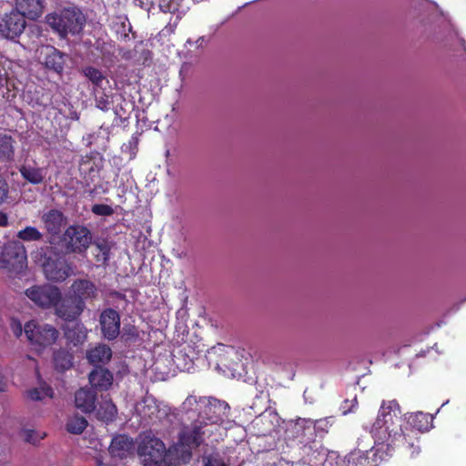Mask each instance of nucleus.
<instances>
[{
    "instance_id": "obj_1",
    "label": "nucleus",
    "mask_w": 466,
    "mask_h": 466,
    "mask_svg": "<svg viewBox=\"0 0 466 466\" xmlns=\"http://www.w3.org/2000/svg\"><path fill=\"white\" fill-rule=\"evenodd\" d=\"M208 402L202 414L191 426L183 428L178 443L168 451L161 440L150 433L145 434L137 450L144 466H170L173 461L187 463L191 459V450L199 446L206 436H211L220 426L228 428L231 424L228 404L217 399H208Z\"/></svg>"
},
{
    "instance_id": "obj_2",
    "label": "nucleus",
    "mask_w": 466,
    "mask_h": 466,
    "mask_svg": "<svg viewBox=\"0 0 466 466\" xmlns=\"http://www.w3.org/2000/svg\"><path fill=\"white\" fill-rule=\"evenodd\" d=\"M400 407L395 400H382L378 417L370 429L374 439L373 448L366 452L355 451L350 454L349 463L352 466H373L390 456L396 448L408 443L412 448L411 456L420 452V448L414 446L413 438L410 433H404Z\"/></svg>"
},
{
    "instance_id": "obj_3",
    "label": "nucleus",
    "mask_w": 466,
    "mask_h": 466,
    "mask_svg": "<svg viewBox=\"0 0 466 466\" xmlns=\"http://www.w3.org/2000/svg\"><path fill=\"white\" fill-rule=\"evenodd\" d=\"M47 25L61 37L68 34H79L86 22L83 13L76 8H66L59 13L49 14L46 17Z\"/></svg>"
},
{
    "instance_id": "obj_4",
    "label": "nucleus",
    "mask_w": 466,
    "mask_h": 466,
    "mask_svg": "<svg viewBox=\"0 0 466 466\" xmlns=\"http://www.w3.org/2000/svg\"><path fill=\"white\" fill-rule=\"evenodd\" d=\"M25 335L32 350L41 354L56 342L59 331L51 324L31 319L25 324Z\"/></svg>"
},
{
    "instance_id": "obj_5",
    "label": "nucleus",
    "mask_w": 466,
    "mask_h": 466,
    "mask_svg": "<svg viewBox=\"0 0 466 466\" xmlns=\"http://www.w3.org/2000/svg\"><path fill=\"white\" fill-rule=\"evenodd\" d=\"M33 258L42 267L46 278L50 281L63 282L72 275V268L65 259L47 257L44 248L37 249Z\"/></svg>"
},
{
    "instance_id": "obj_6",
    "label": "nucleus",
    "mask_w": 466,
    "mask_h": 466,
    "mask_svg": "<svg viewBox=\"0 0 466 466\" xmlns=\"http://www.w3.org/2000/svg\"><path fill=\"white\" fill-rule=\"evenodd\" d=\"M92 242L90 231L84 226H69L61 237L62 247L67 253H84Z\"/></svg>"
},
{
    "instance_id": "obj_7",
    "label": "nucleus",
    "mask_w": 466,
    "mask_h": 466,
    "mask_svg": "<svg viewBox=\"0 0 466 466\" xmlns=\"http://www.w3.org/2000/svg\"><path fill=\"white\" fill-rule=\"evenodd\" d=\"M25 296L38 308L49 309L61 299V290L52 284L33 285L25 291Z\"/></svg>"
},
{
    "instance_id": "obj_8",
    "label": "nucleus",
    "mask_w": 466,
    "mask_h": 466,
    "mask_svg": "<svg viewBox=\"0 0 466 466\" xmlns=\"http://www.w3.org/2000/svg\"><path fill=\"white\" fill-rule=\"evenodd\" d=\"M26 262V250L20 241L9 242L0 253V268L9 272L21 271L25 268Z\"/></svg>"
},
{
    "instance_id": "obj_9",
    "label": "nucleus",
    "mask_w": 466,
    "mask_h": 466,
    "mask_svg": "<svg viewBox=\"0 0 466 466\" xmlns=\"http://www.w3.org/2000/svg\"><path fill=\"white\" fill-rule=\"evenodd\" d=\"M86 308L85 302L81 299L73 298L70 294L67 298H63L55 305V314L65 320L72 321L78 318Z\"/></svg>"
},
{
    "instance_id": "obj_10",
    "label": "nucleus",
    "mask_w": 466,
    "mask_h": 466,
    "mask_svg": "<svg viewBox=\"0 0 466 466\" xmlns=\"http://www.w3.org/2000/svg\"><path fill=\"white\" fill-rule=\"evenodd\" d=\"M136 411L145 422L159 420L167 414L166 407L161 408L157 400L152 396H147L137 402Z\"/></svg>"
},
{
    "instance_id": "obj_11",
    "label": "nucleus",
    "mask_w": 466,
    "mask_h": 466,
    "mask_svg": "<svg viewBox=\"0 0 466 466\" xmlns=\"http://www.w3.org/2000/svg\"><path fill=\"white\" fill-rule=\"evenodd\" d=\"M25 21L20 14L15 11L5 14L0 20V34L7 39H15L25 29Z\"/></svg>"
},
{
    "instance_id": "obj_12",
    "label": "nucleus",
    "mask_w": 466,
    "mask_h": 466,
    "mask_svg": "<svg viewBox=\"0 0 466 466\" xmlns=\"http://www.w3.org/2000/svg\"><path fill=\"white\" fill-rule=\"evenodd\" d=\"M35 56L38 61L46 67L57 73L63 70L65 64L63 56L55 47L51 46H41L36 49Z\"/></svg>"
},
{
    "instance_id": "obj_13",
    "label": "nucleus",
    "mask_w": 466,
    "mask_h": 466,
    "mask_svg": "<svg viewBox=\"0 0 466 466\" xmlns=\"http://www.w3.org/2000/svg\"><path fill=\"white\" fill-rule=\"evenodd\" d=\"M41 221L49 235V243L54 244V239L66 223L64 214L57 209H50L41 216Z\"/></svg>"
},
{
    "instance_id": "obj_14",
    "label": "nucleus",
    "mask_w": 466,
    "mask_h": 466,
    "mask_svg": "<svg viewBox=\"0 0 466 466\" xmlns=\"http://www.w3.org/2000/svg\"><path fill=\"white\" fill-rule=\"evenodd\" d=\"M101 330L107 339H116L120 331L119 314L112 309H105L100 315Z\"/></svg>"
},
{
    "instance_id": "obj_15",
    "label": "nucleus",
    "mask_w": 466,
    "mask_h": 466,
    "mask_svg": "<svg viewBox=\"0 0 466 466\" xmlns=\"http://www.w3.org/2000/svg\"><path fill=\"white\" fill-rule=\"evenodd\" d=\"M98 289L96 285L87 279H76L69 287L68 294L82 302L93 299L97 297Z\"/></svg>"
},
{
    "instance_id": "obj_16",
    "label": "nucleus",
    "mask_w": 466,
    "mask_h": 466,
    "mask_svg": "<svg viewBox=\"0 0 466 466\" xmlns=\"http://www.w3.org/2000/svg\"><path fill=\"white\" fill-rule=\"evenodd\" d=\"M15 12L20 14L23 18L35 20L44 12L43 0H15Z\"/></svg>"
},
{
    "instance_id": "obj_17",
    "label": "nucleus",
    "mask_w": 466,
    "mask_h": 466,
    "mask_svg": "<svg viewBox=\"0 0 466 466\" xmlns=\"http://www.w3.org/2000/svg\"><path fill=\"white\" fill-rule=\"evenodd\" d=\"M135 444L129 437L126 435L116 436L110 444L109 452L113 457L126 458L133 454Z\"/></svg>"
},
{
    "instance_id": "obj_18",
    "label": "nucleus",
    "mask_w": 466,
    "mask_h": 466,
    "mask_svg": "<svg viewBox=\"0 0 466 466\" xmlns=\"http://www.w3.org/2000/svg\"><path fill=\"white\" fill-rule=\"evenodd\" d=\"M96 393L93 390L81 388L76 392V407L83 412L89 413L96 410Z\"/></svg>"
},
{
    "instance_id": "obj_19",
    "label": "nucleus",
    "mask_w": 466,
    "mask_h": 466,
    "mask_svg": "<svg viewBox=\"0 0 466 466\" xmlns=\"http://www.w3.org/2000/svg\"><path fill=\"white\" fill-rule=\"evenodd\" d=\"M112 357L111 349L106 344H98L86 352L88 361L94 366L106 364Z\"/></svg>"
},
{
    "instance_id": "obj_20",
    "label": "nucleus",
    "mask_w": 466,
    "mask_h": 466,
    "mask_svg": "<svg viewBox=\"0 0 466 466\" xmlns=\"http://www.w3.org/2000/svg\"><path fill=\"white\" fill-rule=\"evenodd\" d=\"M112 381L113 375L107 370L96 369L89 374L90 384L100 390H107L112 385Z\"/></svg>"
},
{
    "instance_id": "obj_21",
    "label": "nucleus",
    "mask_w": 466,
    "mask_h": 466,
    "mask_svg": "<svg viewBox=\"0 0 466 466\" xmlns=\"http://www.w3.org/2000/svg\"><path fill=\"white\" fill-rule=\"evenodd\" d=\"M116 415V407L111 400L106 396L101 397L99 407L96 410V416L98 420L103 421H111Z\"/></svg>"
},
{
    "instance_id": "obj_22",
    "label": "nucleus",
    "mask_w": 466,
    "mask_h": 466,
    "mask_svg": "<svg viewBox=\"0 0 466 466\" xmlns=\"http://www.w3.org/2000/svg\"><path fill=\"white\" fill-rule=\"evenodd\" d=\"M407 420L409 423L419 431H429L431 428L432 417L428 413L418 411L410 413Z\"/></svg>"
},
{
    "instance_id": "obj_23",
    "label": "nucleus",
    "mask_w": 466,
    "mask_h": 466,
    "mask_svg": "<svg viewBox=\"0 0 466 466\" xmlns=\"http://www.w3.org/2000/svg\"><path fill=\"white\" fill-rule=\"evenodd\" d=\"M112 243L106 239H97L94 242V255L96 260L101 264H106L110 258Z\"/></svg>"
},
{
    "instance_id": "obj_24",
    "label": "nucleus",
    "mask_w": 466,
    "mask_h": 466,
    "mask_svg": "<svg viewBox=\"0 0 466 466\" xmlns=\"http://www.w3.org/2000/svg\"><path fill=\"white\" fill-rule=\"evenodd\" d=\"M26 397L33 401H41L46 398L54 397V390L46 383H40L39 387L32 388L26 391Z\"/></svg>"
},
{
    "instance_id": "obj_25",
    "label": "nucleus",
    "mask_w": 466,
    "mask_h": 466,
    "mask_svg": "<svg viewBox=\"0 0 466 466\" xmlns=\"http://www.w3.org/2000/svg\"><path fill=\"white\" fill-rule=\"evenodd\" d=\"M14 156V140L11 136L0 133V160H11Z\"/></svg>"
},
{
    "instance_id": "obj_26",
    "label": "nucleus",
    "mask_w": 466,
    "mask_h": 466,
    "mask_svg": "<svg viewBox=\"0 0 466 466\" xmlns=\"http://www.w3.org/2000/svg\"><path fill=\"white\" fill-rule=\"evenodd\" d=\"M208 402V398H199L197 399L195 396H188L185 401L182 403V410L186 413H189L191 411H198L199 414H202L203 408L205 404Z\"/></svg>"
},
{
    "instance_id": "obj_27",
    "label": "nucleus",
    "mask_w": 466,
    "mask_h": 466,
    "mask_svg": "<svg viewBox=\"0 0 466 466\" xmlns=\"http://www.w3.org/2000/svg\"><path fill=\"white\" fill-rule=\"evenodd\" d=\"M67 339L75 346L82 344L87 336L86 329L82 325H76L66 332Z\"/></svg>"
},
{
    "instance_id": "obj_28",
    "label": "nucleus",
    "mask_w": 466,
    "mask_h": 466,
    "mask_svg": "<svg viewBox=\"0 0 466 466\" xmlns=\"http://www.w3.org/2000/svg\"><path fill=\"white\" fill-rule=\"evenodd\" d=\"M17 238L25 242L40 241L44 235L35 227L28 226L17 232Z\"/></svg>"
},
{
    "instance_id": "obj_29",
    "label": "nucleus",
    "mask_w": 466,
    "mask_h": 466,
    "mask_svg": "<svg viewBox=\"0 0 466 466\" xmlns=\"http://www.w3.org/2000/svg\"><path fill=\"white\" fill-rule=\"evenodd\" d=\"M313 420L310 419H298L292 424V431L295 433V437H306L308 431L312 429Z\"/></svg>"
},
{
    "instance_id": "obj_30",
    "label": "nucleus",
    "mask_w": 466,
    "mask_h": 466,
    "mask_svg": "<svg viewBox=\"0 0 466 466\" xmlns=\"http://www.w3.org/2000/svg\"><path fill=\"white\" fill-rule=\"evenodd\" d=\"M20 172L24 178L33 184H39L44 179L43 171L40 168L23 167Z\"/></svg>"
},
{
    "instance_id": "obj_31",
    "label": "nucleus",
    "mask_w": 466,
    "mask_h": 466,
    "mask_svg": "<svg viewBox=\"0 0 466 466\" xmlns=\"http://www.w3.org/2000/svg\"><path fill=\"white\" fill-rule=\"evenodd\" d=\"M87 426V421L84 417L74 416L66 423V429L74 434L81 433Z\"/></svg>"
},
{
    "instance_id": "obj_32",
    "label": "nucleus",
    "mask_w": 466,
    "mask_h": 466,
    "mask_svg": "<svg viewBox=\"0 0 466 466\" xmlns=\"http://www.w3.org/2000/svg\"><path fill=\"white\" fill-rule=\"evenodd\" d=\"M20 436L25 442L36 444L46 437V433L33 429H24L21 431Z\"/></svg>"
},
{
    "instance_id": "obj_33",
    "label": "nucleus",
    "mask_w": 466,
    "mask_h": 466,
    "mask_svg": "<svg viewBox=\"0 0 466 466\" xmlns=\"http://www.w3.org/2000/svg\"><path fill=\"white\" fill-rule=\"evenodd\" d=\"M83 73L96 86H101L105 76L100 70L93 66H87L83 69Z\"/></svg>"
},
{
    "instance_id": "obj_34",
    "label": "nucleus",
    "mask_w": 466,
    "mask_h": 466,
    "mask_svg": "<svg viewBox=\"0 0 466 466\" xmlns=\"http://www.w3.org/2000/svg\"><path fill=\"white\" fill-rule=\"evenodd\" d=\"M54 361L56 367L61 370H68L72 366V357L67 352H56Z\"/></svg>"
},
{
    "instance_id": "obj_35",
    "label": "nucleus",
    "mask_w": 466,
    "mask_h": 466,
    "mask_svg": "<svg viewBox=\"0 0 466 466\" xmlns=\"http://www.w3.org/2000/svg\"><path fill=\"white\" fill-rule=\"evenodd\" d=\"M333 421H334V420L332 417H327V418L320 419L318 420H313L312 428L318 433L326 434V433H328L329 429L332 426Z\"/></svg>"
},
{
    "instance_id": "obj_36",
    "label": "nucleus",
    "mask_w": 466,
    "mask_h": 466,
    "mask_svg": "<svg viewBox=\"0 0 466 466\" xmlns=\"http://www.w3.org/2000/svg\"><path fill=\"white\" fill-rule=\"evenodd\" d=\"M203 466H228L224 459L217 452L205 455L202 459Z\"/></svg>"
},
{
    "instance_id": "obj_37",
    "label": "nucleus",
    "mask_w": 466,
    "mask_h": 466,
    "mask_svg": "<svg viewBox=\"0 0 466 466\" xmlns=\"http://www.w3.org/2000/svg\"><path fill=\"white\" fill-rule=\"evenodd\" d=\"M79 170L83 174L88 173L93 178L94 174L98 172L99 167L92 159L86 158L80 163Z\"/></svg>"
},
{
    "instance_id": "obj_38",
    "label": "nucleus",
    "mask_w": 466,
    "mask_h": 466,
    "mask_svg": "<svg viewBox=\"0 0 466 466\" xmlns=\"http://www.w3.org/2000/svg\"><path fill=\"white\" fill-rule=\"evenodd\" d=\"M229 352H233V349L223 344H218L216 347H213L208 351V358L211 360L215 356H222L224 354H228Z\"/></svg>"
},
{
    "instance_id": "obj_39",
    "label": "nucleus",
    "mask_w": 466,
    "mask_h": 466,
    "mask_svg": "<svg viewBox=\"0 0 466 466\" xmlns=\"http://www.w3.org/2000/svg\"><path fill=\"white\" fill-rule=\"evenodd\" d=\"M91 210L97 216H111L114 213V209L106 204H96Z\"/></svg>"
},
{
    "instance_id": "obj_40",
    "label": "nucleus",
    "mask_w": 466,
    "mask_h": 466,
    "mask_svg": "<svg viewBox=\"0 0 466 466\" xmlns=\"http://www.w3.org/2000/svg\"><path fill=\"white\" fill-rule=\"evenodd\" d=\"M159 7L165 13H173L177 10L178 0H159Z\"/></svg>"
},
{
    "instance_id": "obj_41",
    "label": "nucleus",
    "mask_w": 466,
    "mask_h": 466,
    "mask_svg": "<svg viewBox=\"0 0 466 466\" xmlns=\"http://www.w3.org/2000/svg\"><path fill=\"white\" fill-rule=\"evenodd\" d=\"M11 330L15 337L19 338L25 333V326L23 327L18 320L13 319L11 321Z\"/></svg>"
},
{
    "instance_id": "obj_42",
    "label": "nucleus",
    "mask_w": 466,
    "mask_h": 466,
    "mask_svg": "<svg viewBox=\"0 0 466 466\" xmlns=\"http://www.w3.org/2000/svg\"><path fill=\"white\" fill-rule=\"evenodd\" d=\"M109 105H110V101H109V96L105 95V96H98L96 95V106L97 107H99L100 109L104 110V111H106L109 109Z\"/></svg>"
},
{
    "instance_id": "obj_43",
    "label": "nucleus",
    "mask_w": 466,
    "mask_h": 466,
    "mask_svg": "<svg viewBox=\"0 0 466 466\" xmlns=\"http://www.w3.org/2000/svg\"><path fill=\"white\" fill-rule=\"evenodd\" d=\"M8 197V185L5 179L0 177V205L4 203Z\"/></svg>"
},
{
    "instance_id": "obj_44",
    "label": "nucleus",
    "mask_w": 466,
    "mask_h": 466,
    "mask_svg": "<svg viewBox=\"0 0 466 466\" xmlns=\"http://www.w3.org/2000/svg\"><path fill=\"white\" fill-rule=\"evenodd\" d=\"M6 83V72L0 66V88Z\"/></svg>"
},
{
    "instance_id": "obj_45",
    "label": "nucleus",
    "mask_w": 466,
    "mask_h": 466,
    "mask_svg": "<svg viewBox=\"0 0 466 466\" xmlns=\"http://www.w3.org/2000/svg\"><path fill=\"white\" fill-rule=\"evenodd\" d=\"M137 144H138L137 137L133 136L128 142V147L136 148L137 147Z\"/></svg>"
},
{
    "instance_id": "obj_46",
    "label": "nucleus",
    "mask_w": 466,
    "mask_h": 466,
    "mask_svg": "<svg viewBox=\"0 0 466 466\" xmlns=\"http://www.w3.org/2000/svg\"><path fill=\"white\" fill-rule=\"evenodd\" d=\"M7 383L6 380L4 376L0 375V391H5L6 389Z\"/></svg>"
},
{
    "instance_id": "obj_47",
    "label": "nucleus",
    "mask_w": 466,
    "mask_h": 466,
    "mask_svg": "<svg viewBox=\"0 0 466 466\" xmlns=\"http://www.w3.org/2000/svg\"><path fill=\"white\" fill-rule=\"evenodd\" d=\"M7 225V217L5 213L0 212V226Z\"/></svg>"
},
{
    "instance_id": "obj_48",
    "label": "nucleus",
    "mask_w": 466,
    "mask_h": 466,
    "mask_svg": "<svg viewBox=\"0 0 466 466\" xmlns=\"http://www.w3.org/2000/svg\"><path fill=\"white\" fill-rule=\"evenodd\" d=\"M96 466H115L114 464L103 462L102 460L99 458H96Z\"/></svg>"
},
{
    "instance_id": "obj_49",
    "label": "nucleus",
    "mask_w": 466,
    "mask_h": 466,
    "mask_svg": "<svg viewBox=\"0 0 466 466\" xmlns=\"http://www.w3.org/2000/svg\"><path fill=\"white\" fill-rule=\"evenodd\" d=\"M351 402H352V407L356 406V405H357V399H356V398H354V399L351 400Z\"/></svg>"
},
{
    "instance_id": "obj_50",
    "label": "nucleus",
    "mask_w": 466,
    "mask_h": 466,
    "mask_svg": "<svg viewBox=\"0 0 466 466\" xmlns=\"http://www.w3.org/2000/svg\"><path fill=\"white\" fill-rule=\"evenodd\" d=\"M349 411H350V410H344L343 413L346 414L348 413Z\"/></svg>"
}]
</instances>
